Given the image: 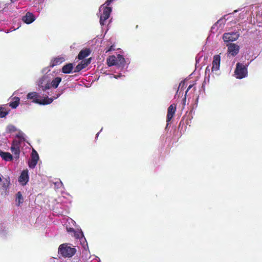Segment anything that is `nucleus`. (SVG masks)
<instances>
[{"label": "nucleus", "instance_id": "obj_1", "mask_svg": "<svg viewBox=\"0 0 262 262\" xmlns=\"http://www.w3.org/2000/svg\"><path fill=\"white\" fill-rule=\"evenodd\" d=\"M114 0H107L105 4L102 5L99 8L100 11L102 10L103 11L100 17V24L101 26L104 25L105 21L107 20L110 16L112 9L111 7L108 6Z\"/></svg>", "mask_w": 262, "mask_h": 262}, {"label": "nucleus", "instance_id": "obj_2", "mask_svg": "<svg viewBox=\"0 0 262 262\" xmlns=\"http://www.w3.org/2000/svg\"><path fill=\"white\" fill-rule=\"evenodd\" d=\"M27 97L28 99L32 100V102L43 105L50 104L53 100L52 98L48 97L40 99V96L36 92L29 93Z\"/></svg>", "mask_w": 262, "mask_h": 262}, {"label": "nucleus", "instance_id": "obj_3", "mask_svg": "<svg viewBox=\"0 0 262 262\" xmlns=\"http://www.w3.org/2000/svg\"><path fill=\"white\" fill-rule=\"evenodd\" d=\"M76 251L74 248H72L66 244H61L58 248V253L64 257H71Z\"/></svg>", "mask_w": 262, "mask_h": 262}, {"label": "nucleus", "instance_id": "obj_4", "mask_svg": "<svg viewBox=\"0 0 262 262\" xmlns=\"http://www.w3.org/2000/svg\"><path fill=\"white\" fill-rule=\"evenodd\" d=\"M235 75L238 79H242L247 76L248 71L247 67L239 62L237 63L235 70Z\"/></svg>", "mask_w": 262, "mask_h": 262}, {"label": "nucleus", "instance_id": "obj_5", "mask_svg": "<svg viewBox=\"0 0 262 262\" xmlns=\"http://www.w3.org/2000/svg\"><path fill=\"white\" fill-rule=\"evenodd\" d=\"M38 85L43 91L50 89V80L48 76H43L39 79Z\"/></svg>", "mask_w": 262, "mask_h": 262}, {"label": "nucleus", "instance_id": "obj_6", "mask_svg": "<svg viewBox=\"0 0 262 262\" xmlns=\"http://www.w3.org/2000/svg\"><path fill=\"white\" fill-rule=\"evenodd\" d=\"M20 142L16 140H13L10 148L11 152L14 155V157L16 160H18L19 158L20 154Z\"/></svg>", "mask_w": 262, "mask_h": 262}, {"label": "nucleus", "instance_id": "obj_7", "mask_svg": "<svg viewBox=\"0 0 262 262\" xmlns=\"http://www.w3.org/2000/svg\"><path fill=\"white\" fill-rule=\"evenodd\" d=\"M239 36L237 32H229L224 34L223 39L225 42L233 41L236 40Z\"/></svg>", "mask_w": 262, "mask_h": 262}, {"label": "nucleus", "instance_id": "obj_8", "mask_svg": "<svg viewBox=\"0 0 262 262\" xmlns=\"http://www.w3.org/2000/svg\"><path fill=\"white\" fill-rule=\"evenodd\" d=\"M38 159V154L37 151L33 149L31 153V160L28 162L29 167L31 168H34L36 166Z\"/></svg>", "mask_w": 262, "mask_h": 262}, {"label": "nucleus", "instance_id": "obj_9", "mask_svg": "<svg viewBox=\"0 0 262 262\" xmlns=\"http://www.w3.org/2000/svg\"><path fill=\"white\" fill-rule=\"evenodd\" d=\"M228 52L232 56H236L239 52V47L235 43H230L227 45Z\"/></svg>", "mask_w": 262, "mask_h": 262}, {"label": "nucleus", "instance_id": "obj_10", "mask_svg": "<svg viewBox=\"0 0 262 262\" xmlns=\"http://www.w3.org/2000/svg\"><path fill=\"white\" fill-rule=\"evenodd\" d=\"M91 62V58L82 60L78 65L75 68L74 72H79L83 69L86 68Z\"/></svg>", "mask_w": 262, "mask_h": 262}, {"label": "nucleus", "instance_id": "obj_11", "mask_svg": "<svg viewBox=\"0 0 262 262\" xmlns=\"http://www.w3.org/2000/svg\"><path fill=\"white\" fill-rule=\"evenodd\" d=\"M176 111V104L173 103L171 104L167 109V114L166 116V122H169L173 118Z\"/></svg>", "mask_w": 262, "mask_h": 262}, {"label": "nucleus", "instance_id": "obj_12", "mask_svg": "<svg viewBox=\"0 0 262 262\" xmlns=\"http://www.w3.org/2000/svg\"><path fill=\"white\" fill-rule=\"evenodd\" d=\"M221 57L219 55H215L213 56L212 61V72L219 70L220 67Z\"/></svg>", "mask_w": 262, "mask_h": 262}, {"label": "nucleus", "instance_id": "obj_13", "mask_svg": "<svg viewBox=\"0 0 262 262\" xmlns=\"http://www.w3.org/2000/svg\"><path fill=\"white\" fill-rule=\"evenodd\" d=\"M29 181L28 171L27 170H23L19 177L18 181L23 185H25Z\"/></svg>", "mask_w": 262, "mask_h": 262}, {"label": "nucleus", "instance_id": "obj_14", "mask_svg": "<svg viewBox=\"0 0 262 262\" xmlns=\"http://www.w3.org/2000/svg\"><path fill=\"white\" fill-rule=\"evenodd\" d=\"M35 19V16L32 13L28 12L25 15L22 17V20L27 24H30L33 22Z\"/></svg>", "mask_w": 262, "mask_h": 262}, {"label": "nucleus", "instance_id": "obj_15", "mask_svg": "<svg viewBox=\"0 0 262 262\" xmlns=\"http://www.w3.org/2000/svg\"><path fill=\"white\" fill-rule=\"evenodd\" d=\"M91 51L90 49L85 48L80 51L78 55L77 58L79 60H82L88 57L91 53Z\"/></svg>", "mask_w": 262, "mask_h": 262}, {"label": "nucleus", "instance_id": "obj_16", "mask_svg": "<svg viewBox=\"0 0 262 262\" xmlns=\"http://www.w3.org/2000/svg\"><path fill=\"white\" fill-rule=\"evenodd\" d=\"M65 60L64 58L62 57L58 56L53 58L50 64V67L53 68L56 66L59 65Z\"/></svg>", "mask_w": 262, "mask_h": 262}, {"label": "nucleus", "instance_id": "obj_17", "mask_svg": "<svg viewBox=\"0 0 262 262\" xmlns=\"http://www.w3.org/2000/svg\"><path fill=\"white\" fill-rule=\"evenodd\" d=\"M10 183V179L9 177H7V178H3V180L2 181V190L3 191L1 192L2 194L3 193H6V191H7V189L9 188V186Z\"/></svg>", "mask_w": 262, "mask_h": 262}, {"label": "nucleus", "instance_id": "obj_18", "mask_svg": "<svg viewBox=\"0 0 262 262\" xmlns=\"http://www.w3.org/2000/svg\"><path fill=\"white\" fill-rule=\"evenodd\" d=\"M0 156L6 161H11L13 158L12 155L8 152H4L0 150Z\"/></svg>", "mask_w": 262, "mask_h": 262}, {"label": "nucleus", "instance_id": "obj_19", "mask_svg": "<svg viewBox=\"0 0 262 262\" xmlns=\"http://www.w3.org/2000/svg\"><path fill=\"white\" fill-rule=\"evenodd\" d=\"M73 69V64L71 63H68L64 66H63L62 68V72L65 74H69L71 73L72 70Z\"/></svg>", "mask_w": 262, "mask_h": 262}, {"label": "nucleus", "instance_id": "obj_20", "mask_svg": "<svg viewBox=\"0 0 262 262\" xmlns=\"http://www.w3.org/2000/svg\"><path fill=\"white\" fill-rule=\"evenodd\" d=\"M61 81V78L57 77L54 78L51 82H50V88L53 87V88H57Z\"/></svg>", "mask_w": 262, "mask_h": 262}, {"label": "nucleus", "instance_id": "obj_21", "mask_svg": "<svg viewBox=\"0 0 262 262\" xmlns=\"http://www.w3.org/2000/svg\"><path fill=\"white\" fill-rule=\"evenodd\" d=\"M107 64L108 66L111 67L117 64L116 58L115 56H111L107 59Z\"/></svg>", "mask_w": 262, "mask_h": 262}, {"label": "nucleus", "instance_id": "obj_22", "mask_svg": "<svg viewBox=\"0 0 262 262\" xmlns=\"http://www.w3.org/2000/svg\"><path fill=\"white\" fill-rule=\"evenodd\" d=\"M20 99L17 97H15L13 99V101L9 103V106L12 108H16L19 104Z\"/></svg>", "mask_w": 262, "mask_h": 262}, {"label": "nucleus", "instance_id": "obj_23", "mask_svg": "<svg viewBox=\"0 0 262 262\" xmlns=\"http://www.w3.org/2000/svg\"><path fill=\"white\" fill-rule=\"evenodd\" d=\"M16 205L19 206L24 202V199L21 192L19 191L16 193Z\"/></svg>", "mask_w": 262, "mask_h": 262}, {"label": "nucleus", "instance_id": "obj_24", "mask_svg": "<svg viewBox=\"0 0 262 262\" xmlns=\"http://www.w3.org/2000/svg\"><path fill=\"white\" fill-rule=\"evenodd\" d=\"M9 112L5 107L0 106V118L5 117Z\"/></svg>", "mask_w": 262, "mask_h": 262}, {"label": "nucleus", "instance_id": "obj_25", "mask_svg": "<svg viewBox=\"0 0 262 262\" xmlns=\"http://www.w3.org/2000/svg\"><path fill=\"white\" fill-rule=\"evenodd\" d=\"M7 130L9 132L12 133L14 132L16 130V127L13 125H9L7 127Z\"/></svg>", "mask_w": 262, "mask_h": 262}, {"label": "nucleus", "instance_id": "obj_26", "mask_svg": "<svg viewBox=\"0 0 262 262\" xmlns=\"http://www.w3.org/2000/svg\"><path fill=\"white\" fill-rule=\"evenodd\" d=\"M75 235L77 238H80L83 236V233L81 231L76 234L75 233Z\"/></svg>", "mask_w": 262, "mask_h": 262}, {"label": "nucleus", "instance_id": "obj_27", "mask_svg": "<svg viewBox=\"0 0 262 262\" xmlns=\"http://www.w3.org/2000/svg\"><path fill=\"white\" fill-rule=\"evenodd\" d=\"M113 50H115L114 46V45H112L107 49H106L105 53H107L108 52H110V51H113Z\"/></svg>", "mask_w": 262, "mask_h": 262}, {"label": "nucleus", "instance_id": "obj_28", "mask_svg": "<svg viewBox=\"0 0 262 262\" xmlns=\"http://www.w3.org/2000/svg\"><path fill=\"white\" fill-rule=\"evenodd\" d=\"M118 58L119 59V60L120 61L121 63L122 62H124V58L123 57H122V56L120 55H118Z\"/></svg>", "mask_w": 262, "mask_h": 262}, {"label": "nucleus", "instance_id": "obj_29", "mask_svg": "<svg viewBox=\"0 0 262 262\" xmlns=\"http://www.w3.org/2000/svg\"><path fill=\"white\" fill-rule=\"evenodd\" d=\"M193 85V84H190L188 86V88H187V90H186V93H185V96H186V95H187L188 92L189 91V90L192 88Z\"/></svg>", "mask_w": 262, "mask_h": 262}, {"label": "nucleus", "instance_id": "obj_30", "mask_svg": "<svg viewBox=\"0 0 262 262\" xmlns=\"http://www.w3.org/2000/svg\"><path fill=\"white\" fill-rule=\"evenodd\" d=\"M67 229H68V231L69 232V231H70V232H74V231H74V229H73V228H70L69 229L67 228Z\"/></svg>", "mask_w": 262, "mask_h": 262}, {"label": "nucleus", "instance_id": "obj_31", "mask_svg": "<svg viewBox=\"0 0 262 262\" xmlns=\"http://www.w3.org/2000/svg\"><path fill=\"white\" fill-rule=\"evenodd\" d=\"M209 72L210 71V69H209V67H207L205 70V73H206L207 72Z\"/></svg>", "mask_w": 262, "mask_h": 262}, {"label": "nucleus", "instance_id": "obj_32", "mask_svg": "<svg viewBox=\"0 0 262 262\" xmlns=\"http://www.w3.org/2000/svg\"><path fill=\"white\" fill-rule=\"evenodd\" d=\"M184 82H181L180 83V84H179V87H180V86H184Z\"/></svg>", "mask_w": 262, "mask_h": 262}, {"label": "nucleus", "instance_id": "obj_33", "mask_svg": "<svg viewBox=\"0 0 262 262\" xmlns=\"http://www.w3.org/2000/svg\"><path fill=\"white\" fill-rule=\"evenodd\" d=\"M220 20H221V19H220V20H218V21H217V22H216V23L213 25V26H216L218 23H219V22H220Z\"/></svg>", "mask_w": 262, "mask_h": 262}, {"label": "nucleus", "instance_id": "obj_34", "mask_svg": "<svg viewBox=\"0 0 262 262\" xmlns=\"http://www.w3.org/2000/svg\"><path fill=\"white\" fill-rule=\"evenodd\" d=\"M17 1V0H11V2L12 3H14V2H15V1Z\"/></svg>", "mask_w": 262, "mask_h": 262}]
</instances>
